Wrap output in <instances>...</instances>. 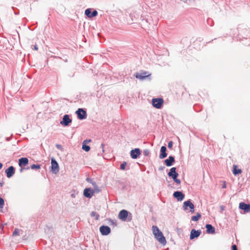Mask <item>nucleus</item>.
<instances>
[{
  "mask_svg": "<svg viewBox=\"0 0 250 250\" xmlns=\"http://www.w3.org/2000/svg\"><path fill=\"white\" fill-rule=\"evenodd\" d=\"M83 195L84 197L91 198L93 195V189L91 188H86L83 190Z\"/></svg>",
  "mask_w": 250,
  "mask_h": 250,
  "instance_id": "nucleus-16",
  "label": "nucleus"
},
{
  "mask_svg": "<svg viewBox=\"0 0 250 250\" xmlns=\"http://www.w3.org/2000/svg\"><path fill=\"white\" fill-rule=\"evenodd\" d=\"M175 162V158L173 156H169L168 158L165 160V164L167 167H171Z\"/></svg>",
  "mask_w": 250,
  "mask_h": 250,
  "instance_id": "nucleus-17",
  "label": "nucleus"
},
{
  "mask_svg": "<svg viewBox=\"0 0 250 250\" xmlns=\"http://www.w3.org/2000/svg\"><path fill=\"white\" fill-rule=\"evenodd\" d=\"M5 172L7 178H11L15 172V168L13 166H10L6 169Z\"/></svg>",
  "mask_w": 250,
  "mask_h": 250,
  "instance_id": "nucleus-15",
  "label": "nucleus"
},
{
  "mask_svg": "<svg viewBox=\"0 0 250 250\" xmlns=\"http://www.w3.org/2000/svg\"><path fill=\"white\" fill-rule=\"evenodd\" d=\"M149 151L148 149H146L144 150L143 154L144 156H147L149 155Z\"/></svg>",
  "mask_w": 250,
  "mask_h": 250,
  "instance_id": "nucleus-33",
  "label": "nucleus"
},
{
  "mask_svg": "<svg viewBox=\"0 0 250 250\" xmlns=\"http://www.w3.org/2000/svg\"><path fill=\"white\" fill-rule=\"evenodd\" d=\"M51 171L54 174L57 173L59 171V166L57 161L54 158L51 159Z\"/></svg>",
  "mask_w": 250,
  "mask_h": 250,
  "instance_id": "nucleus-8",
  "label": "nucleus"
},
{
  "mask_svg": "<svg viewBox=\"0 0 250 250\" xmlns=\"http://www.w3.org/2000/svg\"><path fill=\"white\" fill-rule=\"evenodd\" d=\"M91 142V140H87L86 143L88 142Z\"/></svg>",
  "mask_w": 250,
  "mask_h": 250,
  "instance_id": "nucleus-50",
  "label": "nucleus"
},
{
  "mask_svg": "<svg viewBox=\"0 0 250 250\" xmlns=\"http://www.w3.org/2000/svg\"><path fill=\"white\" fill-rule=\"evenodd\" d=\"M232 172H233V174L235 176H237V175L241 174L242 173V171L241 169L238 168L237 166L233 165Z\"/></svg>",
  "mask_w": 250,
  "mask_h": 250,
  "instance_id": "nucleus-21",
  "label": "nucleus"
},
{
  "mask_svg": "<svg viewBox=\"0 0 250 250\" xmlns=\"http://www.w3.org/2000/svg\"><path fill=\"white\" fill-rule=\"evenodd\" d=\"M201 217L200 213L198 212L196 215L191 217V220L193 221H197Z\"/></svg>",
  "mask_w": 250,
  "mask_h": 250,
  "instance_id": "nucleus-24",
  "label": "nucleus"
},
{
  "mask_svg": "<svg viewBox=\"0 0 250 250\" xmlns=\"http://www.w3.org/2000/svg\"><path fill=\"white\" fill-rule=\"evenodd\" d=\"M130 17H132V15H131V14H130Z\"/></svg>",
  "mask_w": 250,
  "mask_h": 250,
  "instance_id": "nucleus-53",
  "label": "nucleus"
},
{
  "mask_svg": "<svg viewBox=\"0 0 250 250\" xmlns=\"http://www.w3.org/2000/svg\"><path fill=\"white\" fill-rule=\"evenodd\" d=\"M56 147L58 149H60V150H62V145H59V144H56Z\"/></svg>",
  "mask_w": 250,
  "mask_h": 250,
  "instance_id": "nucleus-35",
  "label": "nucleus"
},
{
  "mask_svg": "<svg viewBox=\"0 0 250 250\" xmlns=\"http://www.w3.org/2000/svg\"><path fill=\"white\" fill-rule=\"evenodd\" d=\"M164 103V100L162 98H153L152 100V104L153 107L157 109H160Z\"/></svg>",
  "mask_w": 250,
  "mask_h": 250,
  "instance_id": "nucleus-5",
  "label": "nucleus"
},
{
  "mask_svg": "<svg viewBox=\"0 0 250 250\" xmlns=\"http://www.w3.org/2000/svg\"><path fill=\"white\" fill-rule=\"evenodd\" d=\"M239 208L240 209L243 210L246 213L250 212V204H249L241 202L239 204Z\"/></svg>",
  "mask_w": 250,
  "mask_h": 250,
  "instance_id": "nucleus-13",
  "label": "nucleus"
},
{
  "mask_svg": "<svg viewBox=\"0 0 250 250\" xmlns=\"http://www.w3.org/2000/svg\"><path fill=\"white\" fill-rule=\"evenodd\" d=\"M87 140H84L82 145V149L86 152H88L90 150V147L89 146L86 145Z\"/></svg>",
  "mask_w": 250,
  "mask_h": 250,
  "instance_id": "nucleus-23",
  "label": "nucleus"
},
{
  "mask_svg": "<svg viewBox=\"0 0 250 250\" xmlns=\"http://www.w3.org/2000/svg\"><path fill=\"white\" fill-rule=\"evenodd\" d=\"M152 229L153 233L156 239L162 245H166L167 244V241L162 232L156 226H153Z\"/></svg>",
  "mask_w": 250,
  "mask_h": 250,
  "instance_id": "nucleus-1",
  "label": "nucleus"
},
{
  "mask_svg": "<svg viewBox=\"0 0 250 250\" xmlns=\"http://www.w3.org/2000/svg\"><path fill=\"white\" fill-rule=\"evenodd\" d=\"M165 168V167H160L159 168V170L160 171H162V170H163Z\"/></svg>",
  "mask_w": 250,
  "mask_h": 250,
  "instance_id": "nucleus-39",
  "label": "nucleus"
},
{
  "mask_svg": "<svg viewBox=\"0 0 250 250\" xmlns=\"http://www.w3.org/2000/svg\"><path fill=\"white\" fill-rule=\"evenodd\" d=\"M174 198H176L178 201H182L185 198V194L181 191H174L173 194Z\"/></svg>",
  "mask_w": 250,
  "mask_h": 250,
  "instance_id": "nucleus-11",
  "label": "nucleus"
},
{
  "mask_svg": "<svg viewBox=\"0 0 250 250\" xmlns=\"http://www.w3.org/2000/svg\"><path fill=\"white\" fill-rule=\"evenodd\" d=\"M210 21H212V20L211 19H208L207 22H208V24H209V22Z\"/></svg>",
  "mask_w": 250,
  "mask_h": 250,
  "instance_id": "nucleus-48",
  "label": "nucleus"
},
{
  "mask_svg": "<svg viewBox=\"0 0 250 250\" xmlns=\"http://www.w3.org/2000/svg\"><path fill=\"white\" fill-rule=\"evenodd\" d=\"M108 223L110 225L117 226L116 221L114 220H112L111 219H108Z\"/></svg>",
  "mask_w": 250,
  "mask_h": 250,
  "instance_id": "nucleus-27",
  "label": "nucleus"
},
{
  "mask_svg": "<svg viewBox=\"0 0 250 250\" xmlns=\"http://www.w3.org/2000/svg\"><path fill=\"white\" fill-rule=\"evenodd\" d=\"M100 231L102 235L106 236L111 232V229L107 226L103 225L100 227Z\"/></svg>",
  "mask_w": 250,
  "mask_h": 250,
  "instance_id": "nucleus-9",
  "label": "nucleus"
},
{
  "mask_svg": "<svg viewBox=\"0 0 250 250\" xmlns=\"http://www.w3.org/2000/svg\"><path fill=\"white\" fill-rule=\"evenodd\" d=\"M118 218L123 221L130 222L132 219V215L127 210L122 209L118 214Z\"/></svg>",
  "mask_w": 250,
  "mask_h": 250,
  "instance_id": "nucleus-2",
  "label": "nucleus"
},
{
  "mask_svg": "<svg viewBox=\"0 0 250 250\" xmlns=\"http://www.w3.org/2000/svg\"><path fill=\"white\" fill-rule=\"evenodd\" d=\"M10 138H9V137H6V140L7 141H9L10 140Z\"/></svg>",
  "mask_w": 250,
  "mask_h": 250,
  "instance_id": "nucleus-47",
  "label": "nucleus"
},
{
  "mask_svg": "<svg viewBox=\"0 0 250 250\" xmlns=\"http://www.w3.org/2000/svg\"><path fill=\"white\" fill-rule=\"evenodd\" d=\"M14 13H15V15H18L19 14V11H14Z\"/></svg>",
  "mask_w": 250,
  "mask_h": 250,
  "instance_id": "nucleus-44",
  "label": "nucleus"
},
{
  "mask_svg": "<svg viewBox=\"0 0 250 250\" xmlns=\"http://www.w3.org/2000/svg\"><path fill=\"white\" fill-rule=\"evenodd\" d=\"M84 14L88 18H91L97 16L98 12L96 10L92 11L91 9L87 8L85 10Z\"/></svg>",
  "mask_w": 250,
  "mask_h": 250,
  "instance_id": "nucleus-10",
  "label": "nucleus"
},
{
  "mask_svg": "<svg viewBox=\"0 0 250 250\" xmlns=\"http://www.w3.org/2000/svg\"><path fill=\"white\" fill-rule=\"evenodd\" d=\"M206 232L208 234H214L215 232V228L211 224H206Z\"/></svg>",
  "mask_w": 250,
  "mask_h": 250,
  "instance_id": "nucleus-19",
  "label": "nucleus"
},
{
  "mask_svg": "<svg viewBox=\"0 0 250 250\" xmlns=\"http://www.w3.org/2000/svg\"><path fill=\"white\" fill-rule=\"evenodd\" d=\"M90 183L92 184V185L94 186V188L97 186L95 182L92 181Z\"/></svg>",
  "mask_w": 250,
  "mask_h": 250,
  "instance_id": "nucleus-37",
  "label": "nucleus"
},
{
  "mask_svg": "<svg viewBox=\"0 0 250 250\" xmlns=\"http://www.w3.org/2000/svg\"><path fill=\"white\" fill-rule=\"evenodd\" d=\"M231 248L232 250H237V246L235 245H233L231 247Z\"/></svg>",
  "mask_w": 250,
  "mask_h": 250,
  "instance_id": "nucleus-36",
  "label": "nucleus"
},
{
  "mask_svg": "<svg viewBox=\"0 0 250 250\" xmlns=\"http://www.w3.org/2000/svg\"><path fill=\"white\" fill-rule=\"evenodd\" d=\"M93 194L94 193H99L100 192L101 189L98 187V186L94 187V189H93Z\"/></svg>",
  "mask_w": 250,
  "mask_h": 250,
  "instance_id": "nucleus-31",
  "label": "nucleus"
},
{
  "mask_svg": "<svg viewBox=\"0 0 250 250\" xmlns=\"http://www.w3.org/2000/svg\"><path fill=\"white\" fill-rule=\"evenodd\" d=\"M126 162L125 161H124L121 165H120V169L122 170H124L125 169V167L126 166Z\"/></svg>",
  "mask_w": 250,
  "mask_h": 250,
  "instance_id": "nucleus-28",
  "label": "nucleus"
},
{
  "mask_svg": "<svg viewBox=\"0 0 250 250\" xmlns=\"http://www.w3.org/2000/svg\"><path fill=\"white\" fill-rule=\"evenodd\" d=\"M168 176L171 177L173 180L177 184H180L181 181L177 178L179 174L176 172V168L173 167L170 169L169 171L167 173Z\"/></svg>",
  "mask_w": 250,
  "mask_h": 250,
  "instance_id": "nucleus-3",
  "label": "nucleus"
},
{
  "mask_svg": "<svg viewBox=\"0 0 250 250\" xmlns=\"http://www.w3.org/2000/svg\"><path fill=\"white\" fill-rule=\"evenodd\" d=\"M221 209L223 210L224 209V208H223V206H221Z\"/></svg>",
  "mask_w": 250,
  "mask_h": 250,
  "instance_id": "nucleus-52",
  "label": "nucleus"
},
{
  "mask_svg": "<svg viewBox=\"0 0 250 250\" xmlns=\"http://www.w3.org/2000/svg\"><path fill=\"white\" fill-rule=\"evenodd\" d=\"M30 167L32 169H39L41 168V165L39 164H33Z\"/></svg>",
  "mask_w": 250,
  "mask_h": 250,
  "instance_id": "nucleus-26",
  "label": "nucleus"
},
{
  "mask_svg": "<svg viewBox=\"0 0 250 250\" xmlns=\"http://www.w3.org/2000/svg\"><path fill=\"white\" fill-rule=\"evenodd\" d=\"M90 183L92 184V185L94 186V188L97 186L95 182L92 181Z\"/></svg>",
  "mask_w": 250,
  "mask_h": 250,
  "instance_id": "nucleus-38",
  "label": "nucleus"
},
{
  "mask_svg": "<svg viewBox=\"0 0 250 250\" xmlns=\"http://www.w3.org/2000/svg\"><path fill=\"white\" fill-rule=\"evenodd\" d=\"M167 151V147L165 146H162L161 147L160 149V154L159 155V158L161 159H163L167 157V154L166 152Z\"/></svg>",
  "mask_w": 250,
  "mask_h": 250,
  "instance_id": "nucleus-20",
  "label": "nucleus"
},
{
  "mask_svg": "<svg viewBox=\"0 0 250 250\" xmlns=\"http://www.w3.org/2000/svg\"><path fill=\"white\" fill-rule=\"evenodd\" d=\"M101 147H102V149H103V152H104V144H101Z\"/></svg>",
  "mask_w": 250,
  "mask_h": 250,
  "instance_id": "nucleus-41",
  "label": "nucleus"
},
{
  "mask_svg": "<svg viewBox=\"0 0 250 250\" xmlns=\"http://www.w3.org/2000/svg\"><path fill=\"white\" fill-rule=\"evenodd\" d=\"M189 208H190V211L191 213H193L194 212V206L192 203H191Z\"/></svg>",
  "mask_w": 250,
  "mask_h": 250,
  "instance_id": "nucleus-32",
  "label": "nucleus"
},
{
  "mask_svg": "<svg viewBox=\"0 0 250 250\" xmlns=\"http://www.w3.org/2000/svg\"><path fill=\"white\" fill-rule=\"evenodd\" d=\"M4 205V199L0 197V208H3Z\"/></svg>",
  "mask_w": 250,
  "mask_h": 250,
  "instance_id": "nucleus-29",
  "label": "nucleus"
},
{
  "mask_svg": "<svg viewBox=\"0 0 250 250\" xmlns=\"http://www.w3.org/2000/svg\"><path fill=\"white\" fill-rule=\"evenodd\" d=\"M19 235V229H15L13 232V236H17Z\"/></svg>",
  "mask_w": 250,
  "mask_h": 250,
  "instance_id": "nucleus-30",
  "label": "nucleus"
},
{
  "mask_svg": "<svg viewBox=\"0 0 250 250\" xmlns=\"http://www.w3.org/2000/svg\"><path fill=\"white\" fill-rule=\"evenodd\" d=\"M3 165L2 163H0V169L2 168Z\"/></svg>",
  "mask_w": 250,
  "mask_h": 250,
  "instance_id": "nucleus-49",
  "label": "nucleus"
},
{
  "mask_svg": "<svg viewBox=\"0 0 250 250\" xmlns=\"http://www.w3.org/2000/svg\"><path fill=\"white\" fill-rule=\"evenodd\" d=\"M192 202H191V200L190 199L187 200V201H186L184 202V204H183V209L184 210H186L188 209V208H190V206Z\"/></svg>",
  "mask_w": 250,
  "mask_h": 250,
  "instance_id": "nucleus-22",
  "label": "nucleus"
},
{
  "mask_svg": "<svg viewBox=\"0 0 250 250\" xmlns=\"http://www.w3.org/2000/svg\"><path fill=\"white\" fill-rule=\"evenodd\" d=\"M72 119L70 118V116L68 114H65L63 117L62 120L60 122V124L63 126H67L72 123Z\"/></svg>",
  "mask_w": 250,
  "mask_h": 250,
  "instance_id": "nucleus-7",
  "label": "nucleus"
},
{
  "mask_svg": "<svg viewBox=\"0 0 250 250\" xmlns=\"http://www.w3.org/2000/svg\"><path fill=\"white\" fill-rule=\"evenodd\" d=\"M91 217H95V219L96 220H98L99 219V218H100V215L99 214H98L97 212H96L95 211H92L91 212Z\"/></svg>",
  "mask_w": 250,
  "mask_h": 250,
  "instance_id": "nucleus-25",
  "label": "nucleus"
},
{
  "mask_svg": "<svg viewBox=\"0 0 250 250\" xmlns=\"http://www.w3.org/2000/svg\"><path fill=\"white\" fill-rule=\"evenodd\" d=\"M141 154L140 149L139 148H136L130 151L131 157L133 159H137Z\"/></svg>",
  "mask_w": 250,
  "mask_h": 250,
  "instance_id": "nucleus-12",
  "label": "nucleus"
},
{
  "mask_svg": "<svg viewBox=\"0 0 250 250\" xmlns=\"http://www.w3.org/2000/svg\"><path fill=\"white\" fill-rule=\"evenodd\" d=\"M23 168H21L20 169V171H21V172H22V170H23Z\"/></svg>",
  "mask_w": 250,
  "mask_h": 250,
  "instance_id": "nucleus-51",
  "label": "nucleus"
},
{
  "mask_svg": "<svg viewBox=\"0 0 250 250\" xmlns=\"http://www.w3.org/2000/svg\"><path fill=\"white\" fill-rule=\"evenodd\" d=\"M4 185V182H0V186L2 187Z\"/></svg>",
  "mask_w": 250,
  "mask_h": 250,
  "instance_id": "nucleus-43",
  "label": "nucleus"
},
{
  "mask_svg": "<svg viewBox=\"0 0 250 250\" xmlns=\"http://www.w3.org/2000/svg\"><path fill=\"white\" fill-rule=\"evenodd\" d=\"M38 47H37V45H35L34 46V49L37 50H38Z\"/></svg>",
  "mask_w": 250,
  "mask_h": 250,
  "instance_id": "nucleus-42",
  "label": "nucleus"
},
{
  "mask_svg": "<svg viewBox=\"0 0 250 250\" xmlns=\"http://www.w3.org/2000/svg\"><path fill=\"white\" fill-rule=\"evenodd\" d=\"M86 180V181H87L88 182H89V183H91L92 181V179L89 178H87Z\"/></svg>",
  "mask_w": 250,
  "mask_h": 250,
  "instance_id": "nucleus-40",
  "label": "nucleus"
},
{
  "mask_svg": "<svg viewBox=\"0 0 250 250\" xmlns=\"http://www.w3.org/2000/svg\"><path fill=\"white\" fill-rule=\"evenodd\" d=\"M134 76L140 80H144L146 78H148L149 80L150 78V74L147 71H143L140 73H136Z\"/></svg>",
  "mask_w": 250,
  "mask_h": 250,
  "instance_id": "nucleus-4",
  "label": "nucleus"
},
{
  "mask_svg": "<svg viewBox=\"0 0 250 250\" xmlns=\"http://www.w3.org/2000/svg\"><path fill=\"white\" fill-rule=\"evenodd\" d=\"M71 196L73 198H75V195L74 193L71 194Z\"/></svg>",
  "mask_w": 250,
  "mask_h": 250,
  "instance_id": "nucleus-46",
  "label": "nucleus"
},
{
  "mask_svg": "<svg viewBox=\"0 0 250 250\" xmlns=\"http://www.w3.org/2000/svg\"><path fill=\"white\" fill-rule=\"evenodd\" d=\"M76 114L79 120H82L85 119L87 117V113L86 111L82 108H79L76 111Z\"/></svg>",
  "mask_w": 250,
  "mask_h": 250,
  "instance_id": "nucleus-6",
  "label": "nucleus"
},
{
  "mask_svg": "<svg viewBox=\"0 0 250 250\" xmlns=\"http://www.w3.org/2000/svg\"><path fill=\"white\" fill-rule=\"evenodd\" d=\"M28 162V159L26 157H22L19 159V165L21 167L26 166Z\"/></svg>",
  "mask_w": 250,
  "mask_h": 250,
  "instance_id": "nucleus-18",
  "label": "nucleus"
},
{
  "mask_svg": "<svg viewBox=\"0 0 250 250\" xmlns=\"http://www.w3.org/2000/svg\"><path fill=\"white\" fill-rule=\"evenodd\" d=\"M201 233L202 231L200 229L195 230V229H192L190 232V239L193 240L194 238L198 237L201 235Z\"/></svg>",
  "mask_w": 250,
  "mask_h": 250,
  "instance_id": "nucleus-14",
  "label": "nucleus"
},
{
  "mask_svg": "<svg viewBox=\"0 0 250 250\" xmlns=\"http://www.w3.org/2000/svg\"><path fill=\"white\" fill-rule=\"evenodd\" d=\"M226 188V184L224 183L223 186H222V188Z\"/></svg>",
  "mask_w": 250,
  "mask_h": 250,
  "instance_id": "nucleus-45",
  "label": "nucleus"
},
{
  "mask_svg": "<svg viewBox=\"0 0 250 250\" xmlns=\"http://www.w3.org/2000/svg\"><path fill=\"white\" fill-rule=\"evenodd\" d=\"M173 146V142L172 141H169L168 143L167 147L168 148H171Z\"/></svg>",
  "mask_w": 250,
  "mask_h": 250,
  "instance_id": "nucleus-34",
  "label": "nucleus"
}]
</instances>
